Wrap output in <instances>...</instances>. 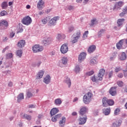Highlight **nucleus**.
Wrapping results in <instances>:
<instances>
[{
  "label": "nucleus",
  "mask_w": 127,
  "mask_h": 127,
  "mask_svg": "<svg viewBox=\"0 0 127 127\" xmlns=\"http://www.w3.org/2000/svg\"><path fill=\"white\" fill-rule=\"evenodd\" d=\"M92 97H93V93L91 92H88L87 94L84 95L83 98V102L84 104L88 105L91 101Z\"/></svg>",
  "instance_id": "1"
},
{
  "label": "nucleus",
  "mask_w": 127,
  "mask_h": 127,
  "mask_svg": "<svg viewBox=\"0 0 127 127\" xmlns=\"http://www.w3.org/2000/svg\"><path fill=\"white\" fill-rule=\"evenodd\" d=\"M103 107H108V106H114L115 102L112 99H108L106 97H104L102 99Z\"/></svg>",
  "instance_id": "2"
},
{
  "label": "nucleus",
  "mask_w": 127,
  "mask_h": 127,
  "mask_svg": "<svg viewBox=\"0 0 127 127\" xmlns=\"http://www.w3.org/2000/svg\"><path fill=\"white\" fill-rule=\"evenodd\" d=\"M8 27V22L6 20H2L0 21V30H5Z\"/></svg>",
  "instance_id": "3"
},
{
  "label": "nucleus",
  "mask_w": 127,
  "mask_h": 127,
  "mask_svg": "<svg viewBox=\"0 0 127 127\" xmlns=\"http://www.w3.org/2000/svg\"><path fill=\"white\" fill-rule=\"evenodd\" d=\"M32 22V19L29 16H25L22 20V23L25 25H29Z\"/></svg>",
  "instance_id": "4"
},
{
  "label": "nucleus",
  "mask_w": 127,
  "mask_h": 127,
  "mask_svg": "<svg viewBox=\"0 0 127 127\" xmlns=\"http://www.w3.org/2000/svg\"><path fill=\"white\" fill-rule=\"evenodd\" d=\"M32 50L34 53L41 52V51H43V47L39 45H35L33 47Z\"/></svg>",
  "instance_id": "5"
},
{
  "label": "nucleus",
  "mask_w": 127,
  "mask_h": 127,
  "mask_svg": "<svg viewBox=\"0 0 127 127\" xmlns=\"http://www.w3.org/2000/svg\"><path fill=\"white\" fill-rule=\"evenodd\" d=\"M87 119L86 115H81V116H79L78 118L79 125H85Z\"/></svg>",
  "instance_id": "6"
},
{
  "label": "nucleus",
  "mask_w": 127,
  "mask_h": 127,
  "mask_svg": "<svg viewBox=\"0 0 127 127\" xmlns=\"http://www.w3.org/2000/svg\"><path fill=\"white\" fill-rule=\"evenodd\" d=\"M81 37V33L80 32H77L75 33H74L72 37L73 40H72V43H76L78 41V39L80 38Z\"/></svg>",
  "instance_id": "7"
},
{
  "label": "nucleus",
  "mask_w": 127,
  "mask_h": 127,
  "mask_svg": "<svg viewBox=\"0 0 127 127\" xmlns=\"http://www.w3.org/2000/svg\"><path fill=\"white\" fill-rule=\"evenodd\" d=\"M61 52L63 54H65L66 52H68V46L66 44H64L61 47Z\"/></svg>",
  "instance_id": "8"
},
{
  "label": "nucleus",
  "mask_w": 127,
  "mask_h": 127,
  "mask_svg": "<svg viewBox=\"0 0 127 127\" xmlns=\"http://www.w3.org/2000/svg\"><path fill=\"white\" fill-rule=\"evenodd\" d=\"M87 111H88V108L86 106L82 107L79 111V114L80 116H86V113H87Z\"/></svg>",
  "instance_id": "9"
},
{
  "label": "nucleus",
  "mask_w": 127,
  "mask_h": 127,
  "mask_svg": "<svg viewBox=\"0 0 127 127\" xmlns=\"http://www.w3.org/2000/svg\"><path fill=\"white\" fill-rule=\"evenodd\" d=\"M105 72L106 71L103 68L100 69L99 72L98 74L99 81H102V80H103V77H104V75H105Z\"/></svg>",
  "instance_id": "10"
},
{
  "label": "nucleus",
  "mask_w": 127,
  "mask_h": 127,
  "mask_svg": "<svg viewBox=\"0 0 127 127\" xmlns=\"http://www.w3.org/2000/svg\"><path fill=\"white\" fill-rule=\"evenodd\" d=\"M59 16L53 17L50 20V24H51V25H56V23H57L58 20H59Z\"/></svg>",
  "instance_id": "11"
},
{
  "label": "nucleus",
  "mask_w": 127,
  "mask_h": 127,
  "mask_svg": "<svg viewBox=\"0 0 127 127\" xmlns=\"http://www.w3.org/2000/svg\"><path fill=\"white\" fill-rule=\"evenodd\" d=\"M86 54L85 53H80L78 57V62H79V63H81V62L86 58Z\"/></svg>",
  "instance_id": "12"
},
{
  "label": "nucleus",
  "mask_w": 127,
  "mask_h": 127,
  "mask_svg": "<svg viewBox=\"0 0 127 127\" xmlns=\"http://www.w3.org/2000/svg\"><path fill=\"white\" fill-rule=\"evenodd\" d=\"M109 93L111 96H115L117 94V87H112L111 88Z\"/></svg>",
  "instance_id": "13"
},
{
  "label": "nucleus",
  "mask_w": 127,
  "mask_h": 127,
  "mask_svg": "<svg viewBox=\"0 0 127 127\" xmlns=\"http://www.w3.org/2000/svg\"><path fill=\"white\" fill-rule=\"evenodd\" d=\"M17 45L19 48H22L23 47H24L25 46V41L24 40H20L18 42Z\"/></svg>",
  "instance_id": "14"
},
{
  "label": "nucleus",
  "mask_w": 127,
  "mask_h": 127,
  "mask_svg": "<svg viewBox=\"0 0 127 127\" xmlns=\"http://www.w3.org/2000/svg\"><path fill=\"white\" fill-rule=\"evenodd\" d=\"M123 122L121 120H119L114 123L112 124V127H120L121 126H122V123Z\"/></svg>",
  "instance_id": "15"
},
{
  "label": "nucleus",
  "mask_w": 127,
  "mask_h": 127,
  "mask_svg": "<svg viewBox=\"0 0 127 127\" xmlns=\"http://www.w3.org/2000/svg\"><path fill=\"white\" fill-rule=\"evenodd\" d=\"M43 82L45 84H49V83L51 82V77H50V75H46V76L44 78Z\"/></svg>",
  "instance_id": "16"
},
{
  "label": "nucleus",
  "mask_w": 127,
  "mask_h": 127,
  "mask_svg": "<svg viewBox=\"0 0 127 127\" xmlns=\"http://www.w3.org/2000/svg\"><path fill=\"white\" fill-rule=\"evenodd\" d=\"M59 112V110L58 109V108H54L51 110L50 114L51 117H53V116L56 115V114H57V113H58Z\"/></svg>",
  "instance_id": "17"
},
{
  "label": "nucleus",
  "mask_w": 127,
  "mask_h": 127,
  "mask_svg": "<svg viewBox=\"0 0 127 127\" xmlns=\"http://www.w3.org/2000/svg\"><path fill=\"white\" fill-rule=\"evenodd\" d=\"M52 42V38L49 37L46 40L43 41V43L45 45V46H47V45H49Z\"/></svg>",
  "instance_id": "18"
},
{
  "label": "nucleus",
  "mask_w": 127,
  "mask_h": 127,
  "mask_svg": "<svg viewBox=\"0 0 127 127\" xmlns=\"http://www.w3.org/2000/svg\"><path fill=\"white\" fill-rule=\"evenodd\" d=\"M44 3V1H43V0H39V1L37 3V7L38 9H42Z\"/></svg>",
  "instance_id": "19"
},
{
  "label": "nucleus",
  "mask_w": 127,
  "mask_h": 127,
  "mask_svg": "<svg viewBox=\"0 0 127 127\" xmlns=\"http://www.w3.org/2000/svg\"><path fill=\"white\" fill-rule=\"evenodd\" d=\"M64 83L67 85L68 88H70L71 87V80L70 79V78L66 76L65 79L64 80Z\"/></svg>",
  "instance_id": "20"
},
{
  "label": "nucleus",
  "mask_w": 127,
  "mask_h": 127,
  "mask_svg": "<svg viewBox=\"0 0 127 127\" xmlns=\"http://www.w3.org/2000/svg\"><path fill=\"white\" fill-rule=\"evenodd\" d=\"M21 118H23V119H25V120H27V121L31 120V116L28 115L27 114H21Z\"/></svg>",
  "instance_id": "21"
},
{
  "label": "nucleus",
  "mask_w": 127,
  "mask_h": 127,
  "mask_svg": "<svg viewBox=\"0 0 127 127\" xmlns=\"http://www.w3.org/2000/svg\"><path fill=\"white\" fill-rule=\"evenodd\" d=\"M125 43V39L121 40L117 44V49H121L123 46V44Z\"/></svg>",
  "instance_id": "22"
},
{
  "label": "nucleus",
  "mask_w": 127,
  "mask_h": 127,
  "mask_svg": "<svg viewBox=\"0 0 127 127\" xmlns=\"http://www.w3.org/2000/svg\"><path fill=\"white\" fill-rule=\"evenodd\" d=\"M103 113L105 116H109L111 114V108H105L103 110Z\"/></svg>",
  "instance_id": "23"
},
{
  "label": "nucleus",
  "mask_w": 127,
  "mask_h": 127,
  "mask_svg": "<svg viewBox=\"0 0 127 127\" xmlns=\"http://www.w3.org/2000/svg\"><path fill=\"white\" fill-rule=\"evenodd\" d=\"M96 50V46L93 45L90 46L88 49V52L89 53H93Z\"/></svg>",
  "instance_id": "24"
},
{
  "label": "nucleus",
  "mask_w": 127,
  "mask_h": 127,
  "mask_svg": "<svg viewBox=\"0 0 127 127\" xmlns=\"http://www.w3.org/2000/svg\"><path fill=\"white\" fill-rule=\"evenodd\" d=\"M65 123H66V117H63L62 120L60 121V127H63L65 126Z\"/></svg>",
  "instance_id": "25"
},
{
  "label": "nucleus",
  "mask_w": 127,
  "mask_h": 127,
  "mask_svg": "<svg viewBox=\"0 0 127 127\" xmlns=\"http://www.w3.org/2000/svg\"><path fill=\"white\" fill-rule=\"evenodd\" d=\"M44 74V71H43V70H40L38 72L36 76V79H41V78L43 77Z\"/></svg>",
  "instance_id": "26"
},
{
  "label": "nucleus",
  "mask_w": 127,
  "mask_h": 127,
  "mask_svg": "<svg viewBox=\"0 0 127 127\" xmlns=\"http://www.w3.org/2000/svg\"><path fill=\"white\" fill-rule=\"evenodd\" d=\"M61 104H62L61 98H58L55 100V105H56V106H60Z\"/></svg>",
  "instance_id": "27"
},
{
  "label": "nucleus",
  "mask_w": 127,
  "mask_h": 127,
  "mask_svg": "<svg viewBox=\"0 0 127 127\" xmlns=\"http://www.w3.org/2000/svg\"><path fill=\"white\" fill-rule=\"evenodd\" d=\"M24 99V95H23V93H20L17 96V102L19 103L21 100H23Z\"/></svg>",
  "instance_id": "28"
},
{
  "label": "nucleus",
  "mask_w": 127,
  "mask_h": 127,
  "mask_svg": "<svg viewBox=\"0 0 127 127\" xmlns=\"http://www.w3.org/2000/svg\"><path fill=\"white\" fill-rule=\"evenodd\" d=\"M106 32V30L102 29L98 33V37H102L103 34Z\"/></svg>",
  "instance_id": "29"
},
{
  "label": "nucleus",
  "mask_w": 127,
  "mask_h": 127,
  "mask_svg": "<svg viewBox=\"0 0 127 127\" xmlns=\"http://www.w3.org/2000/svg\"><path fill=\"white\" fill-rule=\"evenodd\" d=\"M61 62L64 65H66L68 63V59L66 57H64L62 59Z\"/></svg>",
  "instance_id": "30"
},
{
  "label": "nucleus",
  "mask_w": 127,
  "mask_h": 127,
  "mask_svg": "<svg viewBox=\"0 0 127 127\" xmlns=\"http://www.w3.org/2000/svg\"><path fill=\"white\" fill-rule=\"evenodd\" d=\"M120 59L122 61L126 60L127 59V55L125 53V52L122 53L120 57Z\"/></svg>",
  "instance_id": "31"
},
{
  "label": "nucleus",
  "mask_w": 127,
  "mask_h": 127,
  "mask_svg": "<svg viewBox=\"0 0 127 127\" xmlns=\"http://www.w3.org/2000/svg\"><path fill=\"white\" fill-rule=\"evenodd\" d=\"M65 38V35L63 34H59L58 35V36L57 37V39H58V40L64 39Z\"/></svg>",
  "instance_id": "32"
},
{
  "label": "nucleus",
  "mask_w": 127,
  "mask_h": 127,
  "mask_svg": "<svg viewBox=\"0 0 127 127\" xmlns=\"http://www.w3.org/2000/svg\"><path fill=\"white\" fill-rule=\"evenodd\" d=\"M91 80L92 82H98V81H99L100 79H99L98 76V77H96L95 75H94L91 77Z\"/></svg>",
  "instance_id": "33"
},
{
  "label": "nucleus",
  "mask_w": 127,
  "mask_h": 127,
  "mask_svg": "<svg viewBox=\"0 0 127 127\" xmlns=\"http://www.w3.org/2000/svg\"><path fill=\"white\" fill-rule=\"evenodd\" d=\"M125 21V19H119L118 20L117 23L119 25V26H121V25H123V23Z\"/></svg>",
  "instance_id": "34"
},
{
  "label": "nucleus",
  "mask_w": 127,
  "mask_h": 127,
  "mask_svg": "<svg viewBox=\"0 0 127 127\" xmlns=\"http://www.w3.org/2000/svg\"><path fill=\"white\" fill-rule=\"evenodd\" d=\"M81 70V68H80V66L79 65H76L74 68V71L75 73H79Z\"/></svg>",
  "instance_id": "35"
},
{
  "label": "nucleus",
  "mask_w": 127,
  "mask_h": 127,
  "mask_svg": "<svg viewBox=\"0 0 127 127\" xmlns=\"http://www.w3.org/2000/svg\"><path fill=\"white\" fill-rule=\"evenodd\" d=\"M97 62L95 58L92 59L90 60V65H95V64H97Z\"/></svg>",
  "instance_id": "36"
},
{
  "label": "nucleus",
  "mask_w": 127,
  "mask_h": 127,
  "mask_svg": "<svg viewBox=\"0 0 127 127\" xmlns=\"http://www.w3.org/2000/svg\"><path fill=\"white\" fill-rule=\"evenodd\" d=\"M65 10H73L74 9V6L72 5H68L65 7Z\"/></svg>",
  "instance_id": "37"
},
{
  "label": "nucleus",
  "mask_w": 127,
  "mask_h": 127,
  "mask_svg": "<svg viewBox=\"0 0 127 127\" xmlns=\"http://www.w3.org/2000/svg\"><path fill=\"white\" fill-rule=\"evenodd\" d=\"M41 64V62H38L37 63H33L32 64V66L33 67H39V66H40Z\"/></svg>",
  "instance_id": "38"
},
{
  "label": "nucleus",
  "mask_w": 127,
  "mask_h": 127,
  "mask_svg": "<svg viewBox=\"0 0 127 127\" xmlns=\"http://www.w3.org/2000/svg\"><path fill=\"white\" fill-rule=\"evenodd\" d=\"M27 96L28 98H31V97L33 96V94L31 93V91H30V90H28L27 92Z\"/></svg>",
  "instance_id": "39"
},
{
  "label": "nucleus",
  "mask_w": 127,
  "mask_h": 127,
  "mask_svg": "<svg viewBox=\"0 0 127 127\" xmlns=\"http://www.w3.org/2000/svg\"><path fill=\"white\" fill-rule=\"evenodd\" d=\"M1 7L3 9L7 7V2H3L1 4Z\"/></svg>",
  "instance_id": "40"
},
{
  "label": "nucleus",
  "mask_w": 127,
  "mask_h": 127,
  "mask_svg": "<svg viewBox=\"0 0 127 127\" xmlns=\"http://www.w3.org/2000/svg\"><path fill=\"white\" fill-rule=\"evenodd\" d=\"M16 55L17 56H19V57H21V56L22 55V51L21 50L17 51Z\"/></svg>",
  "instance_id": "41"
},
{
  "label": "nucleus",
  "mask_w": 127,
  "mask_h": 127,
  "mask_svg": "<svg viewBox=\"0 0 127 127\" xmlns=\"http://www.w3.org/2000/svg\"><path fill=\"white\" fill-rule=\"evenodd\" d=\"M117 85H118L119 87H123L124 86V82L122 81H118L117 82Z\"/></svg>",
  "instance_id": "42"
},
{
  "label": "nucleus",
  "mask_w": 127,
  "mask_h": 127,
  "mask_svg": "<svg viewBox=\"0 0 127 127\" xmlns=\"http://www.w3.org/2000/svg\"><path fill=\"white\" fill-rule=\"evenodd\" d=\"M120 109L119 108H117L114 112V115L115 116H118V115H119V113H120Z\"/></svg>",
  "instance_id": "43"
},
{
  "label": "nucleus",
  "mask_w": 127,
  "mask_h": 127,
  "mask_svg": "<svg viewBox=\"0 0 127 127\" xmlns=\"http://www.w3.org/2000/svg\"><path fill=\"white\" fill-rule=\"evenodd\" d=\"M121 70H122V68H121V67L117 66V67H115V72H116V73H118V72H120V71H121Z\"/></svg>",
  "instance_id": "44"
},
{
  "label": "nucleus",
  "mask_w": 127,
  "mask_h": 127,
  "mask_svg": "<svg viewBox=\"0 0 127 127\" xmlns=\"http://www.w3.org/2000/svg\"><path fill=\"white\" fill-rule=\"evenodd\" d=\"M74 30V27L70 26L68 27V32H72Z\"/></svg>",
  "instance_id": "45"
},
{
  "label": "nucleus",
  "mask_w": 127,
  "mask_h": 127,
  "mask_svg": "<svg viewBox=\"0 0 127 127\" xmlns=\"http://www.w3.org/2000/svg\"><path fill=\"white\" fill-rule=\"evenodd\" d=\"M126 14H127V13L125 12V11L124 10H123V12L120 14V16L121 17H124V16L126 15Z\"/></svg>",
  "instance_id": "46"
},
{
  "label": "nucleus",
  "mask_w": 127,
  "mask_h": 127,
  "mask_svg": "<svg viewBox=\"0 0 127 127\" xmlns=\"http://www.w3.org/2000/svg\"><path fill=\"white\" fill-rule=\"evenodd\" d=\"M94 74V71L91 70L90 71H88L86 73L87 76H92Z\"/></svg>",
  "instance_id": "47"
},
{
  "label": "nucleus",
  "mask_w": 127,
  "mask_h": 127,
  "mask_svg": "<svg viewBox=\"0 0 127 127\" xmlns=\"http://www.w3.org/2000/svg\"><path fill=\"white\" fill-rule=\"evenodd\" d=\"M42 22L43 24H46L47 23V17L43 19L42 20Z\"/></svg>",
  "instance_id": "48"
},
{
  "label": "nucleus",
  "mask_w": 127,
  "mask_h": 127,
  "mask_svg": "<svg viewBox=\"0 0 127 127\" xmlns=\"http://www.w3.org/2000/svg\"><path fill=\"white\" fill-rule=\"evenodd\" d=\"M6 58L7 59H9L10 58H12V54L10 53L6 55Z\"/></svg>",
  "instance_id": "49"
},
{
  "label": "nucleus",
  "mask_w": 127,
  "mask_h": 127,
  "mask_svg": "<svg viewBox=\"0 0 127 127\" xmlns=\"http://www.w3.org/2000/svg\"><path fill=\"white\" fill-rule=\"evenodd\" d=\"M113 74H114V71L112 70L109 72V73L108 74L109 78H112V77H113Z\"/></svg>",
  "instance_id": "50"
},
{
  "label": "nucleus",
  "mask_w": 127,
  "mask_h": 127,
  "mask_svg": "<svg viewBox=\"0 0 127 127\" xmlns=\"http://www.w3.org/2000/svg\"><path fill=\"white\" fill-rule=\"evenodd\" d=\"M7 13V12L6 11L3 10L0 12V15H1V16H4V15H5Z\"/></svg>",
  "instance_id": "51"
},
{
  "label": "nucleus",
  "mask_w": 127,
  "mask_h": 127,
  "mask_svg": "<svg viewBox=\"0 0 127 127\" xmlns=\"http://www.w3.org/2000/svg\"><path fill=\"white\" fill-rule=\"evenodd\" d=\"M15 34V33L14 32H10L9 36L11 38H12L13 37H14Z\"/></svg>",
  "instance_id": "52"
},
{
  "label": "nucleus",
  "mask_w": 127,
  "mask_h": 127,
  "mask_svg": "<svg viewBox=\"0 0 127 127\" xmlns=\"http://www.w3.org/2000/svg\"><path fill=\"white\" fill-rule=\"evenodd\" d=\"M96 19H93L92 20H91V26H93V25H95V22H96Z\"/></svg>",
  "instance_id": "53"
},
{
  "label": "nucleus",
  "mask_w": 127,
  "mask_h": 127,
  "mask_svg": "<svg viewBox=\"0 0 127 127\" xmlns=\"http://www.w3.org/2000/svg\"><path fill=\"white\" fill-rule=\"evenodd\" d=\"M88 34H89V31H86L83 34V37H87V35H88Z\"/></svg>",
  "instance_id": "54"
},
{
  "label": "nucleus",
  "mask_w": 127,
  "mask_h": 127,
  "mask_svg": "<svg viewBox=\"0 0 127 127\" xmlns=\"http://www.w3.org/2000/svg\"><path fill=\"white\" fill-rule=\"evenodd\" d=\"M118 4L119 6H123V5H124V2L123 1H119L118 3Z\"/></svg>",
  "instance_id": "55"
},
{
  "label": "nucleus",
  "mask_w": 127,
  "mask_h": 127,
  "mask_svg": "<svg viewBox=\"0 0 127 127\" xmlns=\"http://www.w3.org/2000/svg\"><path fill=\"white\" fill-rule=\"evenodd\" d=\"M52 122H57V118L55 117H53L52 118Z\"/></svg>",
  "instance_id": "56"
},
{
  "label": "nucleus",
  "mask_w": 127,
  "mask_h": 127,
  "mask_svg": "<svg viewBox=\"0 0 127 127\" xmlns=\"http://www.w3.org/2000/svg\"><path fill=\"white\" fill-rule=\"evenodd\" d=\"M62 115L61 114H58L57 115H56L55 117H56V119H60V117L62 116Z\"/></svg>",
  "instance_id": "57"
},
{
  "label": "nucleus",
  "mask_w": 127,
  "mask_h": 127,
  "mask_svg": "<svg viewBox=\"0 0 127 127\" xmlns=\"http://www.w3.org/2000/svg\"><path fill=\"white\" fill-rule=\"evenodd\" d=\"M28 108H31V109L35 108V105H32H32H28Z\"/></svg>",
  "instance_id": "58"
},
{
  "label": "nucleus",
  "mask_w": 127,
  "mask_h": 127,
  "mask_svg": "<svg viewBox=\"0 0 127 127\" xmlns=\"http://www.w3.org/2000/svg\"><path fill=\"white\" fill-rule=\"evenodd\" d=\"M7 40H8V38L7 37H4L3 38V41L5 42L7 41Z\"/></svg>",
  "instance_id": "59"
},
{
  "label": "nucleus",
  "mask_w": 127,
  "mask_h": 127,
  "mask_svg": "<svg viewBox=\"0 0 127 127\" xmlns=\"http://www.w3.org/2000/svg\"><path fill=\"white\" fill-rule=\"evenodd\" d=\"M123 76H124V75H123V73H119V74L118 75V76L119 77V78H123Z\"/></svg>",
  "instance_id": "60"
},
{
  "label": "nucleus",
  "mask_w": 127,
  "mask_h": 127,
  "mask_svg": "<svg viewBox=\"0 0 127 127\" xmlns=\"http://www.w3.org/2000/svg\"><path fill=\"white\" fill-rule=\"evenodd\" d=\"M124 76L125 77H127V70H124Z\"/></svg>",
  "instance_id": "61"
},
{
  "label": "nucleus",
  "mask_w": 127,
  "mask_h": 127,
  "mask_svg": "<svg viewBox=\"0 0 127 127\" xmlns=\"http://www.w3.org/2000/svg\"><path fill=\"white\" fill-rule=\"evenodd\" d=\"M8 85L9 87H12V82L11 81L9 82Z\"/></svg>",
  "instance_id": "62"
},
{
  "label": "nucleus",
  "mask_w": 127,
  "mask_h": 127,
  "mask_svg": "<svg viewBox=\"0 0 127 127\" xmlns=\"http://www.w3.org/2000/svg\"><path fill=\"white\" fill-rule=\"evenodd\" d=\"M123 10L127 13V6H125V8L123 9Z\"/></svg>",
  "instance_id": "63"
},
{
  "label": "nucleus",
  "mask_w": 127,
  "mask_h": 127,
  "mask_svg": "<svg viewBox=\"0 0 127 127\" xmlns=\"http://www.w3.org/2000/svg\"><path fill=\"white\" fill-rule=\"evenodd\" d=\"M22 31H23V29H22V28H20L18 29V32H22Z\"/></svg>",
  "instance_id": "64"
}]
</instances>
